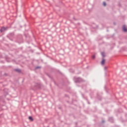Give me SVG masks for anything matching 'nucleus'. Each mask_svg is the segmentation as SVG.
Listing matches in <instances>:
<instances>
[{"instance_id": "nucleus-1", "label": "nucleus", "mask_w": 127, "mask_h": 127, "mask_svg": "<svg viewBox=\"0 0 127 127\" xmlns=\"http://www.w3.org/2000/svg\"><path fill=\"white\" fill-rule=\"evenodd\" d=\"M5 30H6V28L2 27L0 29V32H3V31H5Z\"/></svg>"}, {"instance_id": "nucleus-2", "label": "nucleus", "mask_w": 127, "mask_h": 127, "mask_svg": "<svg viewBox=\"0 0 127 127\" xmlns=\"http://www.w3.org/2000/svg\"><path fill=\"white\" fill-rule=\"evenodd\" d=\"M123 31H124L125 32H127V28H126V26H123Z\"/></svg>"}, {"instance_id": "nucleus-3", "label": "nucleus", "mask_w": 127, "mask_h": 127, "mask_svg": "<svg viewBox=\"0 0 127 127\" xmlns=\"http://www.w3.org/2000/svg\"><path fill=\"white\" fill-rule=\"evenodd\" d=\"M106 63V60L105 59H103L102 61H101V64L104 65Z\"/></svg>"}, {"instance_id": "nucleus-4", "label": "nucleus", "mask_w": 127, "mask_h": 127, "mask_svg": "<svg viewBox=\"0 0 127 127\" xmlns=\"http://www.w3.org/2000/svg\"><path fill=\"white\" fill-rule=\"evenodd\" d=\"M29 120H30V121H31V122H33V118H32V117L30 116V117H29Z\"/></svg>"}, {"instance_id": "nucleus-5", "label": "nucleus", "mask_w": 127, "mask_h": 127, "mask_svg": "<svg viewBox=\"0 0 127 127\" xmlns=\"http://www.w3.org/2000/svg\"><path fill=\"white\" fill-rule=\"evenodd\" d=\"M101 55L102 56H103V57H105V56H106V54L104 52L101 53Z\"/></svg>"}, {"instance_id": "nucleus-6", "label": "nucleus", "mask_w": 127, "mask_h": 127, "mask_svg": "<svg viewBox=\"0 0 127 127\" xmlns=\"http://www.w3.org/2000/svg\"><path fill=\"white\" fill-rule=\"evenodd\" d=\"M103 5H104V6H106V5H107V4L105 2H103Z\"/></svg>"}, {"instance_id": "nucleus-7", "label": "nucleus", "mask_w": 127, "mask_h": 127, "mask_svg": "<svg viewBox=\"0 0 127 127\" xmlns=\"http://www.w3.org/2000/svg\"><path fill=\"white\" fill-rule=\"evenodd\" d=\"M92 58H93V59H95V56H93L92 57Z\"/></svg>"}, {"instance_id": "nucleus-8", "label": "nucleus", "mask_w": 127, "mask_h": 127, "mask_svg": "<svg viewBox=\"0 0 127 127\" xmlns=\"http://www.w3.org/2000/svg\"><path fill=\"white\" fill-rule=\"evenodd\" d=\"M18 72H20V70H18Z\"/></svg>"}]
</instances>
